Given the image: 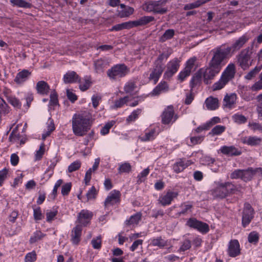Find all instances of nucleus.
<instances>
[{"mask_svg":"<svg viewBox=\"0 0 262 262\" xmlns=\"http://www.w3.org/2000/svg\"><path fill=\"white\" fill-rule=\"evenodd\" d=\"M249 39V36L245 34L236 39L230 47L222 45L212 49L210 54L213 56V60L215 62V64H219V66L223 68L229 57L242 48Z\"/></svg>","mask_w":262,"mask_h":262,"instance_id":"obj_1","label":"nucleus"},{"mask_svg":"<svg viewBox=\"0 0 262 262\" xmlns=\"http://www.w3.org/2000/svg\"><path fill=\"white\" fill-rule=\"evenodd\" d=\"M213 60V56H211L208 67L205 69H200L192 77L190 83L191 89L194 88L201 81L202 76L204 83L208 84L211 83V80L220 72L223 68L220 67L219 64H215V62Z\"/></svg>","mask_w":262,"mask_h":262,"instance_id":"obj_2","label":"nucleus"},{"mask_svg":"<svg viewBox=\"0 0 262 262\" xmlns=\"http://www.w3.org/2000/svg\"><path fill=\"white\" fill-rule=\"evenodd\" d=\"M90 120L82 115L75 114L72 119V128L77 136H84L91 128Z\"/></svg>","mask_w":262,"mask_h":262,"instance_id":"obj_3","label":"nucleus"},{"mask_svg":"<svg viewBox=\"0 0 262 262\" xmlns=\"http://www.w3.org/2000/svg\"><path fill=\"white\" fill-rule=\"evenodd\" d=\"M155 20V17L151 16H144L139 19L124 22L121 24L116 25L110 29V31H119L123 29H129L134 27L142 26Z\"/></svg>","mask_w":262,"mask_h":262,"instance_id":"obj_4","label":"nucleus"},{"mask_svg":"<svg viewBox=\"0 0 262 262\" xmlns=\"http://www.w3.org/2000/svg\"><path fill=\"white\" fill-rule=\"evenodd\" d=\"M167 0H159L158 1H149L144 4V10L148 12L154 14H163L167 12L166 8H162Z\"/></svg>","mask_w":262,"mask_h":262,"instance_id":"obj_5","label":"nucleus"},{"mask_svg":"<svg viewBox=\"0 0 262 262\" xmlns=\"http://www.w3.org/2000/svg\"><path fill=\"white\" fill-rule=\"evenodd\" d=\"M129 72V69L125 64H118L109 69L107 75L110 79L117 80L125 77Z\"/></svg>","mask_w":262,"mask_h":262,"instance_id":"obj_6","label":"nucleus"},{"mask_svg":"<svg viewBox=\"0 0 262 262\" xmlns=\"http://www.w3.org/2000/svg\"><path fill=\"white\" fill-rule=\"evenodd\" d=\"M252 48H248L243 50L237 56L239 66L244 70L248 69L251 66V56Z\"/></svg>","mask_w":262,"mask_h":262,"instance_id":"obj_7","label":"nucleus"},{"mask_svg":"<svg viewBox=\"0 0 262 262\" xmlns=\"http://www.w3.org/2000/svg\"><path fill=\"white\" fill-rule=\"evenodd\" d=\"M254 210L248 203L244 204L242 214V225L246 227L248 225L254 217Z\"/></svg>","mask_w":262,"mask_h":262,"instance_id":"obj_8","label":"nucleus"},{"mask_svg":"<svg viewBox=\"0 0 262 262\" xmlns=\"http://www.w3.org/2000/svg\"><path fill=\"white\" fill-rule=\"evenodd\" d=\"M187 225L203 234L207 233L209 230V225L207 223L199 221L195 218L189 219L187 222Z\"/></svg>","mask_w":262,"mask_h":262,"instance_id":"obj_9","label":"nucleus"},{"mask_svg":"<svg viewBox=\"0 0 262 262\" xmlns=\"http://www.w3.org/2000/svg\"><path fill=\"white\" fill-rule=\"evenodd\" d=\"M173 107L172 105L168 106L164 111L162 115V123L164 124H168L171 121L174 122L178 118L177 115L174 116Z\"/></svg>","mask_w":262,"mask_h":262,"instance_id":"obj_10","label":"nucleus"},{"mask_svg":"<svg viewBox=\"0 0 262 262\" xmlns=\"http://www.w3.org/2000/svg\"><path fill=\"white\" fill-rule=\"evenodd\" d=\"M180 59L175 58L168 62L167 64V70L164 75L165 78L171 77L178 71L180 67Z\"/></svg>","mask_w":262,"mask_h":262,"instance_id":"obj_11","label":"nucleus"},{"mask_svg":"<svg viewBox=\"0 0 262 262\" xmlns=\"http://www.w3.org/2000/svg\"><path fill=\"white\" fill-rule=\"evenodd\" d=\"M164 68L165 67L164 65H160L154 63L153 68L148 78L150 80H153L154 84L157 83L161 77Z\"/></svg>","mask_w":262,"mask_h":262,"instance_id":"obj_12","label":"nucleus"},{"mask_svg":"<svg viewBox=\"0 0 262 262\" xmlns=\"http://www.w3.org/2000/svg\"><path fill=\"white\" fill-rule=\"evenodd\" d=\"M93 216L92 212L82 210L78 214L77 222L82 226H85L88 224Z\"/></svg>","mask_w":262,"mask_h":262,"instance_id":"obj_13","label":"nucleus"},{"mask_svg":"<svg viewBox=\"0 0 262 262\" xmlns=\"http://www.w3.org/2000/svg\"><path fill=\"white\" fill-rule=\"evenodd\" d=\"M213 195L214 197L220 199L225 198L228 195L225 182L217 183V187L213 191Z\"/></svg>","mask_w":262,"mask_h":262,"instance_id":"obj_14","label":"nucleus"},{"mask_svg":"<svg viewBox=\"0 0 262 262\" xmlns=\"http://www.w3.org/2000/svg\"><path fill=\"white\" fill-rule=\"evenodd\" d=\"M121 193L120 191L114 190L110 193L109 195L106 198L104 202L105 207L119 203L120 201Z\"/></svg>","mask_w":262,"mask_h":262,"instance_id":"obj_15","label":"nucleus"},{"mask_svg":"<svg viewBox=\"0 0 262 262\" xmlns=\"http://www.w3.org/2000/svg\"><path fill=\"white\" fill-rule=\"evenodd\" d=\"M241 253L239 244L237 239L231 240L229 243L228 248V253L230 257H235Z\"/></svg>","mask_w":262,"mask_h":262,"instance_id":"obj_16","label":"nucleus"},{"mask_svg":"<svg viewBox=\"0 0 262 262\" xmlns=\"http://www.w3.org/2000/svg\"><path fill=\"white\" fill-rule=\"evenodd\" d=\"M235 67L234 63H230L226 67L222 74V77L229 81L234 77L235 74Z\"/></svg>","mask_w":262,"mask_h":262,"instance_id":"obj_17","label":"nucleus"},{"mask_svg":"<svg viewBox=\"0 0 262 262\" xmlns=\"http://www.w3.org/2000/svg\"><path fill=\"white\" fill-rule=\"evenodd\" d=\"M220 151L223 154L228 156H237L242 154L241 151L234 146H223Z\"/></svg>","mask_w":262,"mask_h":262,"instance_id":"obj_18","label":"nucleus"},{"mask_svg":"<svg viewBox=\"0 0 262 262\" xmlns=\"http://www.w3.org/2000/svg\"><path fill=\"white\" fill-rule=\"evenodd\" d=\"M82 233V227L80 225H77L72 230L71 241L73 244L77 245L80 241Z\"/></svg>","mask_w":262,"mask_h":262,"instance_id":"obj_19","label":"nucleus"},{"mask_svg":"<svg viewBox=\"0 0 262 262\" xmlns=\"http://www.w3.org/2000/svg\"><path fill=\"white\" fill-rule=\"evenodd\" d=\"M31 75V73L28 70H23L17 74L14 81L17 84H22L29 78Z\"/></svg>","mask_w":262,"mask_h":262,"instance_id":"obj_20","label":"nucleus"},{"mask_svg":"<svg viewBox=\"0 0 262 262\" xmlns=\"http://www.w3.org/2000/svg\"><path fill=\"white\" fill-rule=\"evenodd\" d=\"M36 90L39 94L46 95L49 92L50 86L46 81H39L36 83Z\"/></svg>","mask_w":262,"mask_h":262,"instance_id":"obj_21","label":"nucleus"},{"mask_svg":"<svg viewBox=\"0 0 262 262\" xmlns=\"http://www.w3.org/2000/svg\"><path fill=\"white\" fill-rule=\"evenodd\" d=\"M178 195L177 192L169 191L165 195L161 197L159 199V201L162 206H166L170 204L173 198H176Z\"/></svg>","mask_w":262,"mask_h":262,"instance_id":"obj_22","label":"nucleus"},{"mask_svg":"<svg viewBox=\"0 0 262 262\" xmlns=\"http://www.w3.org/2000/svg\"><path fill=\"white\" fill-rule=\"evenodd\" d=\"M168 85L166 82H160L153 90L151 94L152 96H158L163 92H165L168 90Z\"/></svg>","mask_w":262,"mask_h":262,"instance_id":"obj_23","label":"nucleus"},{"mask_svg":"<svg viewBox=\"0 0 262 262\" xmlns=\"http://www.w3.org/2000/svg\"><path fill=\"white\" fill-rule=\"evenodd\" d=\"M79 76L74 71L67 72L63 76V81L66 83H75L78 82Z\"/></svg>","mask_w":262,"mask_h":262,"instance_id":"obj_24","label":"nucleus"},{"mask_svg":"<svg viewBox=\"0 0 262 262\" xmlns=\"http://www.w3.org/2000/svg\"><path fill=\"white\" fill-rule=\"evenodd\" d=\"M205 104L208 110H215L219 107V100L217 98L210 97L206 99Z\"/></svg>","mask_w":262,"mask_h":262,"instance_id":"obj_25","label":"nucleus"},{"mask_svg":"<svg viewBox=\"0 0 262 262\" xmlns=\"http://www.w3.org/2000/svg\"><path fill=\"white\" fill-rule=\"evenodd\" d=\"M107 66V62L102 59H99L94 61L95 70L98 73L103 72Z\"/></svg>","mask_w":262,"mask_h":262,"instance_id":"obj_26","label":"nucleus"},{"mask_svg":"<svg viewBox=\"0 0 262 262\" xmlns=\"http://www.w3.org/2000/svg\"><path fill=\"white\" fill-rule=\"evenodd\" d=\"M190 163L188 161L186 163H185L184 161L180 159V161L175 163L173 166V170L176 173H179L182 171L184 169H185L187 167H188Z\"/></svg>","mask_w":262,"mask_h":262,"instance_id":"obj_27","label":"nucleus"},{"mask_svg":"<svg viewBox=\"0 0 262 262\" xmlns=\"http://www.w3.org/2000/svg\"><path fill=\"white\" fill-rule=\"evenodd\" d=\"M236 99V95L234 93L230 95H226L224 99L225 104L224 105L228 108H231L235 103Z\"/></svg>","mask_w":262,"mask_h":262,"instance_id":"obj_28","label":"nucleus"},{"mask_svg":"<svg viewBox=\"0 0 262 262\" xmlns=\"http://www.w3.org/2000/svg\"><path fill=\"white\" fill-rule=\"evenodd\" d=\"M254 175V169L251 167L243 169L242 180L245 182L250 181Z\"/></svg>","mask_w":262,"mask_h":262,"instance_id":"obj_29","label":"nucleus"},{"mask_svg":"<svg viewBox=\"0 0 262 262\" xmlns=\"http://www.w3.org/2000/svg\"><path fill=\"white\" fill-rule=\"evenodd\" d=\"M261 141L260 138L257 137H249L244 140L243 143L251 146H256L259 145Z\"/></svg>","mask_w":262,"mask_h":262,"instance_id":"obj_30","label":"nucleus"},{"mask_svg":"<svg viewBox=\"0 0 262 262\" xmlns=\"http://www.w3.org/2000/svg\"><path fill=\"white\" fill-rule=\"evenodd\" d=\"M174 35V30L173 29H168L165 31L164 33L159 38L160 42H164L167 40L171 39Z\"/></svg>","mask_w":262,"mask_h":262,"instance_id":"obj_31","label":"nucleus"},{"mask_svg":"<svg viewBox=\"0 0 262 262\" xmlns=\"http://www.w3.org/2000/svg\"><path fill=\"white\" fill-rule=\"evenodd\" d=\"M151 245L153 246H158L160 248H162L167 246V241L162 238L161 236L153 238L151 242Z\"/></svg>","mask_w":262,"mask_h":262,"instance_id":"obj_32","label":"nucleus"},{"mask_svg":"<svg viewBox=\"0 0 262 262\" xmlns=\"http://www.w3.org/2000/svg\"><path fill=\"white\" fill-rule=\"evenodd\" d=\"M10 2L14 5L18 7L30 8L32 6L31 4L26 2L25 0H11Z\"/></svg>","mask_w":262,"mask_h":262,"instance_id":"obj_33","label":"nucleus"},{"mask_svg":"<svg viewBox=\"0 0 262 262\" xmlns=\"http://www.w3.org/2000/svg\"><path fill=\"white\" fill-rule=\"evenodd\" d=\"M228 82L229 81L221 76L220 80L214 83L212 85L213 91H217L222 89Z\"/></svg>","mask_w":262,"mask_h":262,"instance_id":"obj_34","label":"nucleus"},{"mask_svg":"<svg viewBox=\"0 0 262 262\" xmlns=\"http://www.w3.org/2000/svg\"><path fill=\"white\" fill-rule=\"evenodd\" d=\"M141 214L140 213H137L133 215H132L129 220L125 222L126 225H131L133 224H137L139 221L141 220Z\"/></svg>","mask_w":262,"mask_h":262,"instance_id":"obj_35","label":"nucleus"},{"mask_svg":"<svg viewBox=\"0 0 262 262\" xmlns=\"http://www.w3.org/2000/svg\"><path fill=\"white\" fill-rule=\"evenodd\" d=\"M118 173H129L132 170V166L129 163L125 162L120 164L118 167Z\"/></svg>","mask_w":262,"mask_h":262,"instance_id":"obj_36","label":"nucleus"},{"mask_svg":"<svg viewBox=\"0 0 262 262\" xmlns=\"http://www.w3.org/2000/svg\"><path fill=\"white\" fill-rule=\"evenodd\" d=\"M7 101L16 109H20L21 103L17 98L13 96H9L7 97Z\"/></svg>","mask_w":262,"mask_h":262,"instance_id":"obj_37","label":"nucleus"},{"mask_svg":"<svg viewBox=\"0 0 262 262\" xmlns=\"http://www.w3.org/2000/svg\"><path fill=\"white\" fill-rule=\"evenodd\" d=\"M226 129V127L223 125H217L214 127L209 133V135L212 136L219 135L223 133Z\"/></svg>","mask_w":262,"mask_h":262,"instance_id":"obj_38","label":"nucleus"},{"mask_svg":"<svg viewBox=\"0 0 262 262\" xmlns=\"http://www.w3.org/2000/svg\"><path fill=\"white\" fill-rule=\"evenodd\" d=\"M155 130L154 129L150 130L148 132L145 133L144 136L142 137H139V139L142 141H148L151 140H153L155 138Z\"/></svg>","mask_w":262,"mask_h":262,"instance_id":"obj_39","label":"nucleus"},{"mask_svg":"<svg viewBox=\"0 0 262 262\" xmlns=\"http://www.w3.org/2000/svg\"><path fill=\"white\" fill-rule=\"evenodd\" d=\"M136 87L135 82L130 80L125 84L124 87V90L126 93H130L133 92Z\"/></svg>","mask_w":262,"mask_h":262,"instance_id":"obj_40","label":"nucleus"},{"mask_svg":"<svg viewBox=\"0 0 262 262\" xmlns=\"http://www.w3.org/2000/svg\"><path fill=\"white\" fill-rule=\"evenodd\" d=\"M225 184L226 185L227 191H228V195L234 194L236 192L239 191L236 186L231 182H225Z\"/></svg>","mask_w":262,"mask_h":262,"instance_id":"obj_41","label":"nucleus"},{"mask_svg":"<svg viewBox=\"0 0 262 262\" xmlns=\"http://www.w3.org/2000/svg\"><path fill=\"white\" fill-rule=\"evenodd\" d=\"M261 67H255L253 70H251L245 76V78L248 80L252 79L261 70Z\"/></svg>","mask_w":262,"mask_h":262,"instance_id":"obj_42","label":"nucleus"},{"mask_svg":"<svg viewBox=\"0 0 262 262\" xmlns=\"http://www.w3.org/2000/svg\"><path fill=\"white\" fill-rule=\"evenodd\" d=\"M81 166V162L80 161H76L72 163L68 167V172L70 173L73 172L78 169Z\"/></svg>","mask_w":262,"mask_h":262,"instance_id":"obj_43","label":"nucleus"},{"mask_svg":"<svg viewBox=\"0 0 262 262\" xmlns=\"http://www.w3.org/2000/svg\"><path fill=\"white\" fill-rule=\"evenodd\" d=\"M259 239V234L255 231L251 232L248 235V241L250 243L256 244Z\"/></svg>","mask_w":262,"mask_h":262,"instance_id":"obj_44","label":"nucleus"},{"mask_svg":"<svg viewBox=\"0 0 262 262\" xmlns=\"http://www.w3.org/2000/svg\"><path fill=\"white\" fill-rule=\"evenodd\" d=\"M97 191L94 186H92L90 190L86 193V201L90 200L95 199L97 195Z\"/></svg>","mask_w":262,"mask_h":262,"instance_id":"obj_45","label":"nucleus"},{"mask_svg":"<svg viewBox=\"0 0 262 262\" xmlns=\"http://www.w3.org/2000/svg\"><path fill=\"white\" fill-rule=\"evenodd\" d=\"M141 113V109H137L133 112V113L126 119V121L128 123L134 121L138 117V115Z\"/></svg>","mask_w":262,"mask_h":262,"instance_id":"obj_46","label":"nucleus"},{"mask_svg":"<svg viewBox=\"0 0 262 262\" xmlns=\"http://www.w3.org/2000/svg\"><path fill=\"white\" fill-rule=\"evenodd\" d=\"M259 80L255 82L251 87L253 91H258L262 89V72L259 75Z\"/></svg>","mask_w":262,"mask_h":262,"instance_id":"obj_47","label":"nucleus"},{"mask_svg":"<svg viewBox=\"0 0 262 262\" xmlns=\"http://www.w3.org/2000/svg\"><path fill=\"white\" fill-rule=\"evenodd\" d=\"M149 172V168L144 169L137 177L138 183L143 182L145 180V178L148 174Z\"/></svg>","mask_w":262,"mask_h":262,"instance_id":"obj_48","label":"nucleus"},{"mask_svg":"<svg viewBox=\"0 0 262 262\" xmlns=\"http://www.w3.org/2000/svg\"><path fill=\"white\" fill-rule=\"evenodd\" d=\"M201 5H202L201 4V1H200V0H198L194 3L185 5L184 7V9L185 10L193 9L196 8H198Z\"/></svg>","mask_w":262,"mask_h":262,"instance_id":"obj_49","label":"nucleus"},{"mask_svg":"<svg viewBox=\"0 0 262 262\" xmlns=\"http://www.w3.org/2000/svg\"><path fill=\"white\" fill-rule=\"evenodd\" d=\"M43 237V234L39 231L35 232L33 235L30 238V241L31 243H34L38 240H40Z\"/></svg>","mask_w":262,"mask_h":262,"instance_id":"obj_50","label":"nucleus"},{"mask_svg":"<svg viewBox=\"0 0 262 262\" xmlns=\"http://www.w3.org/2000/svg\"><path fill=\"white\" fill-rule=\"evenodd\" d=\"M191 242L189 239H186L184 241L182 245L178 250L179 252H184L186 250L189 249L191 248Z\"/></svg>","mask_w":262,"mask_h":262,"instance_id":"obj_51","label":"nucleus"},{"mask_svg":"<svg viewBox=\"0 0 262 262\" xmlns=\"http://www.w3.org/2000/svg\"><path fill=\"white\" fill-rule=\"evenodd\" d=\"M190 73L191 72L184 68L178 75V79L181 82L183 81L186 77L190 75Z\"/></svg>","mask_w":262,"mask_h":262,"instance_id":"obj_52","label":"nucleus"},{"mask_svg":"<svg viewBox=\"0 0 262 262\" xmlns=\"http://www.w3.org/2000/svg\"><path fill=\"white\" fill-rule=\"evenodd\" d=\"M134 9L133 8L128 7L119 13L120 16V17H127L132 14L134 13Z\"/></svg>","mask_w":262,"mask_h":262,"instance_id":"obj_53","label":"nucleus"},{"mask_svg":"<svg viewBox=\"0 0 262 262\" xmlns=\"http://www.w3.org/2000/svg\"><path fill=\"white\" fill-rule=\"evenodd\" d=\"M91 243L93 247L95 249H100L101 247V237L98 236L96 238H93Z\"/></svg>","mask_w":262,"mask_h":262,"instance_id":"obj_54","label":"nucleus"},{"mask_svg":"<svg viewBox=\"0 0 262 262\" xmlns=\"http://www.w3.org/2000/svg\"><path fill=\"white\" fill-rule=\"evenodd\" d=\"M233 118L235 122L239 124L244 123L247 121L246 118L243 115L235 114L233 116Z\"/></svg>","mask_w":262,"mask_h":262,"instance_id":"obj_55","label":"nucleus"},{"mask_svg":"<svg viewBox=\"0 0 262 262\" xmlns=\"http://www.w3.org/2000/svg\"><path fill=\"white\" fill-rule=\"evenodd\" d=\"M72 184L71 183H68L62 186L61 194L65 196L68 195L71 189Z\"/></svg>","mask_w":262,"mask_h":262,"instance_id":"obj_56","label":"nucleus"},{"mask_svg":"<svg viewBox=\"0 0 262 262\" xmlns=\"http://www.w3.org/2000/svg\"><path fill=\"white\" fill-rule=\"evenodd\" d=\"M243 169H236L230 174L232 179H241L242 180Z\"/></svg>","mask_w":262,"mask_h":262,"instance_id":"obj_57","label":"nucleus"},{"mask_svg":"<svg viewBox=\"0 0 262 262\" xmlns=\"http://www.w3.org/2000/svg\"><path fill=\"white\" fill-rule=\"evenodd\" d=\"M36 260V254L34 251L28 253L25 257V262H34Z\"/></svg>","mask_w":262,"mask_h":262,"instance_id":"obj_58","label":"nucleus"},{"mask_svg":"<svg viewBox=\"0 0 262 262\" xmlns=\"http://www.w3.org/2000/svg\"><path fill=\"white\" fill-rule=\"evenodd\" d=\"M128 100V97L125 96L123 98H121L119 100L115 101V105L117 108L122 107L125 104Z\"/></svg>","mask_w":262,"mask_h":262,"instance_id":"obj_59","label":"nucleus"},{"mask_svg":"<svg viewBox=\"0 0 262 262\" xmlns=\"http://www.w3.org/2000/svg\"><path fill=\"white\" fill-rule=\"evenodd\" d=\"M78 82L80 83L79 88L82 91H84L88 90L91 84V82L88 79H85L84 83H82V82L80 79H79Z\"/></svg>","mask_w":262,"mask_h":262,"instance_id":"obj_60","label":"nucleus"},{"mask_svg":"<svg viewBox=\"0 0 262 262\" xmlns=\"http://www.w3.org/2000/svg\"><path fill=\"white\" fill-rule=\"evenodd\" d=\"M50 104L53 106L58 104V96L55 92H52L50 95Z\"/></svg>","mask_w":262,"mask_h":262,"instance_id":"obj_61","label":"nucleus"},{"mask_svg":"<svg viewBox=\"0 0 262 262\" xmlns=\"http://www.w3.org/2000/svg\"><path fill=\"white\" fill-rule=\"evenodd\" d=\"M33 215L35 220L38 221L42 219V215L39 207L34 209Z\"/></svg>","mask_w":262,"mask_h":262,"instance_id":"obj_62","label":"nucleus"},{"mask_svg":"<svg viewBox=\"0 0 262 262\" xmlns=\"http://www.w3.org/2000/svg\"><path fill=\"white\" fill-rule=\"evenodd\" d=\"M45 152V145L43 144H42L39 147L38 150L36 151V154L35 155L36 160H40L44 154Z\"/></svg>","mask_w":262,"mask_h":262,"instance_id":"obj_63","label":"nucleus"},{"mask_svg":"<svg viewBox=\"0 0 262 262\" xmlns=\"http://www.w3.org/2000/svg\"><path fill=\"white\" fill-rule=\"evenodd\" d=\"M113 122H107L105 125L102 128L101 130V134L103 135H106L108 133L110 128L113 126Z\"/></svg>","mask_w":262,"mask_h":262,"instance_id":"obj_64","label":"nucleus"}]
</instances>
